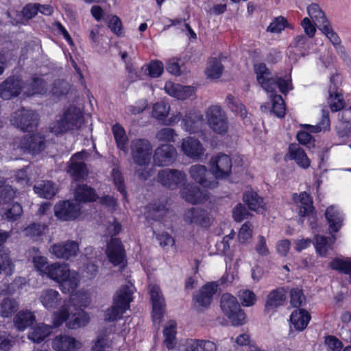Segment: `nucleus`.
I'll return each mask as SVG.
<instances>
[{"label": "nucleus", "instance_id": "obj_29", "mask_svg": "<svg viewBox=\"0 0 351 351\" xmlns=\"http://www.w3.org/2000/svg\"><path fill=\"white\" fill-rule=\"evenodd\" d=\"M164 89L169 95L182 100L191 97L194 93V88L192 86H183L171 82H166Z\"/></svg>", "mask_w": 351, "mask_h": 351}, {"label": "nucleus", "instance_id": "obj_4", "mask_svg": "<svg viewBox=\"0 0 351 351\" xmlns=\"http://www.w3.org/2000/svg\"><path fill=\"white\" fill-rule=\"evenodd\" d=\"M134 287L132 285L121 287L114 294L113 304L104 312V320L114 322L120 318L130 308V304L133 300Z\"/></svg>", "mask_w": 351, "mask_h": 351}, {"label": "nucleus", "instance_id": "obj_28", "mask_svg": "<svg viewBox=\"0 0 351 351\" xmlns=\"http://www.w3.org/2000/svg\"><path fill=\"white\" fill-rule=\"evenodd\" d=\"M38 301L43 306L48 310L52 311L61 304L62 298L59 292L53 289L43 290L38 296Z\"/></svg>", "mask_w": 351, "mask_h": 351}, {"label": "nucleus", "instance_id": "obj_42", "mask_svg": "<svg viewBox=\"0 0 351 351\" xmlns=\"http://www.w3.org/2000/svg\"><path fill=\"white\" fill-rule=\"evenodd\" d=\"M289 158L294 160L302 168L306 169L310 165V160L302 149L291 145L289 149Z\"/></svg>", "mask_w": 351, "mask_h": 351}, {"label": "nucleus", "instance_id": "obj_5", "mask_svg": "<svg viewBox=\"0 0 351 351\" xmlns=\"http://www.w3.org/2000/svg\"><path fill=\"white\" fill-rule=\"evenodd\" d=\"M83 121L80 109L71 106L66 109L59 119L50 123L49 132L58 135L69 130L78 129Z\"/></svg>", "mask_w": 351, "mask_h": 351}, {"label": "nucleus", "instance_id": "obj_33", "mask_svg": "<svg viewBox=\"0 0 351 351\" xmlns=\"http://www.w3.org/2000/svg\"><path fill=\"white\" fill-rule=\"evenodd\" d=\"M310 319V314L304 309L295 310L290 315L291 325L298 331L304 330L308 324Z\"/></svg>", "mask_w": 351, "mask_h": 351}, {"label": "nucleus", "instance_id": "obj_50", "mask_svg": "<svg viewBox=\"0 0 351 351\" xmlns=\"http://www.w3.org/2000/svg\"><path fill=\"white\" fill-rule=\"evenodd\" d=\"M2 215L9 221L16 220L23 213V209L21 204L12 203L11 207L10 204L8 206H3L1 211Z\"/></svg>", "mask_w": 351, "mask_h": 351}, {"label": "nucleus", "instance_id": "obj_41", "mask_svg": "<svg viewBox=\"0 0 351 351\" xmlns=\"http://www.w3.org/2000/svg\"><path fill=\"white\" fill-rule=\"evenodd\" d=\"M24 93L27 96L43 94L46 92V83L40 77H32L28 84H24Z\"/></svg>", "mask_w": 351, "mask_h": 351}, {"label": "nucleus", "instance_id": "obj_26", "mask_svg": "<svg viewBox=\"0 0 351 351\" xmlns=\"http://www.w3.org/2000/svg\"><path fill=\"white\" fill-rule=\"evenodd\" d=\"M293 200L298 207L299 215L301 217H308L309 220L313 221L315 219L313 200L309 194L306 192H302L300 194L294 193Z\"/></svg>", "mask_w": 351, "mask_h": 351}, {"label": "nucleus", "instance_id": "obj_60", "mask_svg": "<svg viewBox=\"0 0 351 351\" xmlns=\"http://www.w3.org/2000/svg\"><path fill=\"white\" fill-rule=\"evenodd\" d=\"M201 340L199 339H186L181 342L178 346V351H199L200 348Z\"/></svg>", "mask_w": 351, "mask_h": 351}, {"label": "nucleus", "instance_id": "obj_31", "mask_svg": "<svg viewBox=\"0 0 351 351\" xmlns=\"http://www.w3.org/2000/svg\"><path fill=\"white\" fill-rule=\"evenodd\" d=\"M325 215L330 230L334 232H338L344 219L343 214L340 209L337 206H331L326 209Z\"/></svg>", "mask_w": 351, "mask_h": 351}, {"label": "nucleus", "instance_id": "obj_43", "mask_svg": "<svg viewBox=\"0 0 351 351\" xmlns=\"http://www.w3.org/2000/svg\"><path fill=\"white\" fill-rule=\"evenodd\" d=\"M176 326L175 321L169 320L163 330L164 343L169 350L173 349L176 345Z\"/></svg>", "mask_w": 351, "mask_h": 351}, {"label": "nucleus", "instance_id": "obj_16", "mask_svg": "<svg viewBox=\"0 0 351 351\" xmlns=\"http://www.w3.org/2000/svg\"><path fill=\"white\" fill-rule=\"evenodd\" d=\"M189 173L192 180L204 188L211 189L218 186V182L215 179L208 178V171L204 165L199 164L191 165L189 169Z\"/></svg>", "mask_w": 351, "mask_h": 351}, {"label": "nucleus", "instance_id": "obj_63", "mask_svg": "<svg viewBox=\"0 0 351 351\" xmlns=\"http://www.w3.org/2000/svg\"><path fill=\"white\" fill-rule=\"evenodd\" d=\"M46 226L43 224L33 223L24 229L26 236L35 238L43 234Z\"/></svg>", "mask_w": 351, "mask_h": 351}, {"label": "nucleus", "instance_id": "obj_2", "mask_svg": "<svg viewBox=\"0 0 351 351\" xmlns=\"http://www.w3.org/2000/svg\"><path fill=\"white\" fill-rule=\"evenodd\" d=\"M46 272L45 276L58 283L61 291L64 293H73L80 285L78 272L71 269L66 263H51Z\"/></svg>", "mask_w": 351, "mask_h": 351}, {"label": "nucleus", "instance_id": "obj_1", "mask_svg": "<svg viewBox=\"0 0 351 351\" xmlns=\"http://www.w3.org/2000/svg\"><path fill=\"white\" fill-rule=\"evenodd\" d=\"M254 70L256 74V79L261 87L268 93L272 102V110L274 113L280 118L285 114V105L282 97L274 94L276 88H278L281 93L286 94L292 89L291 80L289 76L284 78L270 77V73L265 64L260 63L254 65Z\"/></svg>", "mask_w": 351, "mask_h": 351}, {"label": "nucleus", "instance_id": "obj_21", "mask_svg": "<svg viewBox=\"0 0 351 351\" xmlns=\"http://www.w3.org/2000/svg\"><path fill=\"white\" fill-rule=\"evenodd\" d=\"M25 88L24 84L19 77H10L0 84V97L10 99L18 96Z\"/></svg>", "mask_w": 351, "mask_h": 351}, {"label": "nucleus", "instance_id": "obj_19", "mask_svg": "<svg viewBox=\"0 0 351 351\" xmlns=\"http://www.w3.org/2000/svg\"><path fill=\"white\" fill-rule=\"evenodd\" d=\"M204 123L202 112L196 109H191L186 112L184 117L182 119V129L190 134L197 132L202 128Z\"/></svg>", "mask_w": 351, "mask_h": 351}, {"label": "nucleus", "instance_id": "obj_30", "mask_svg": "<svg viewBox=\"0 0 351 351\" xmlns=\"http://www.w3.org/2000/svg\"><path fill=\"white\" fill-rule=\"evenodd\" d=\"M286 300V291L283 288H277L271 291L266 298L265 309L270 311L282 306Z\"/></svg>", "mask_w": 351, "mask_h": 351}, {"label": "nucleus", "instance_id": "obj_12", "mask_svg": "<svg viewBox=\"0 0 351 351\" xmlns=\"http://www.w3.org/2000/svg\"><path fill=\"white\" fill-rule=\"evenodd\" d=\"M158 180L165 187L173 190L185 184L186 174L178 169H166L158 173Z\"/></svg>", "mask_w": 351, "mask_h": 351}, {"label": "nucleus", "instance_id": "obj_59", "mask_svg": "<svg viewBox=\"0 0 351 351\" xmlns=\"http://www.w3.org/2000/svg\"><path fill=\"white\" fill-rule=\"evenodd\" d=\"M330 266L332 269L349 274L351 271V261L336 258L330 262Z\"/></svg>", "mask_w": 351, "mask_h": 351}, {"label": "nucleus", "instance_id": "obj_17", "mask_svg": "<svg viewBox=\"0 0 351 351\" xmlns=\"http://www.w3.org/2000/svg\"><path fill=\"white\" fill-rule=\"evenodd\" d=\"M210 169L215 180L225 178L231 171V159L228 156L222 154L213 156L210 161Z\"/></svg>", "mask_w": 351, "mask_h": 351}, {"label": "nucleus", "instance_id": "obj_48", "mask_svg": "<svg viewBox=\"0 0 351 351\" xmlns=\"http://www.w3.org/2000/svg\"><path fill=\"white\" fill-rule=\"evenodd\" d=\"M19 308V302L12 298H6L0 303V315L3 317H11Z\"/></svg>", "mask_w": 351, "mask_h": 351}, {"label": "nucleus", "instance_id": "obj_62", "mask_svg": "<svg viewBox=\"0 0 351 351\" xmlns=\"http://www.w3.org/2000/svg\"><path fill=\"white\" fill-rule=\"evenodd\" d=\"M311 132H319L322 130H327L330 128V120L328 113L323 111L322 118L321 121L316 125H307Z\"/></svg>", "mask_w": 351, "mask_h": 351}, {"label": "nucleus", "instance_id": "obj_25", "mask_svg": "<svg viewBox=\"0 0 351 351\" xmlns=\"http://www.w3.org/2000/svg\"><path fill=\"white\" fill-rule=\"evenodd\" d=\"M184 220L189 224H195L203 227L210 225L212 217L206 210L192 208L185 211Z\"/></svg>", "mask_w": 351, "mask_h": 351}, {"label": "nucleus", "instance_id": "obj_54", "mask_svg": "<svg viewBox=\"0 0 351 351\" xmlns=\"http://www.w3.org/2000/svg\"><path fill=\"white\" fill-rule=\"evenodd\" d=\"M16 196V191L11 186H0V206H5L10 204Z\"/></svg>", "mask_w": 351, "mask_h": 351}, {"label": "nucleus", "instance_id": "obj_27", "mask_svg": "<svg viewBox=\"0 0 351 351\" xmlns=\"http://www.w3.org/2000/svg\"><path fill=\"white\" fill-rule=\"evenodd\" d=\"M106 254L110 263L114 266L121 264L125 258V252L121 241L112 238L107 243Z\"/></svg>", "mask_w": 351, "mask_h": 351}, {"label": "nucleus", "instance_id": "obj_15", "mask_svg": "<svg viewBox=\"0 0 351 351\" xmlns=\"http://www.w3.org/2000/svg\"><path fill=\"white\" fill-rule=\"evenodd\" d=\"M88 156V152L82 151L75 153L71 158L68 167V173L75 180L84 179L88 174L85 160Z\"/></svg>", "mask_w": 351, "mask_h": 351}, {"label": "nucleus", "instance_id": "obj_37", "mask_svg": "<svg viewBox=\"0 0 351 351\" xmlns=\"http://www.w3.org/2000/svg\"><path fill=\"white\" fill-rule=\"evenodd\" d=\"M36 320L34 313L30 311H20L14 318V326L19 330H25Z\"/></svg>", "mask_w": 351, "mask_h": 351}, {"label": "nucleus", "instance_id": "obj_46", "mask_svg": "<svg viewBox=\"0 0 351 351\" xmlns=\"http://www.w3.org/2000/svg\"><path fill=\"white\" fill-rule=\"evenodd\" d=\"M223 66L221 61L217 58H210L205 71L206 76L211 80H216L221 77Z\"/></svg>", "mask_w": 351, "mask_h": 351}, {"label": "nucleus", "instance_id": "obj_44", "mask_svg": "<svg viewBox=\"0 0 351 351\" xmlns=\"http://www.w3.org/2000/svg\"><path fill=\"white\" fill-rule=\"evenodd\" d=\"M307 12L311 19L317 24L319 28L329 23L324 12L317 4H311L307 8Z\"/></svg>", "mask_w": 351, "mask_h": 351}, {"label": "nucleus", "instance_id": "obj_61", "mask_svg": "<svg viewBox=\"0 0 351 351\" xmlns=\"http://www.w3.org/2000/svg\"><path fill=\"white\" fill-rule=\"evenodd\" d=\"M99 267L95 261H89L82 270L83 278L87 280L94 278L98 273Z\"/></svg>", "mask_w": 351, "mask_h": 351}, {"label": "nucleus", "instance_id": "obj_9", "mask_svg": "<svg viewBox=\"0 0 351 351\" xmlns=\"http://www.w3.org/2000/svg\"><path fill=\"white\" fill-rule=\"evenodd\" d=\"M46 147L45 137L40 133L26 136L23 139L17 138L14 140L13 148L21 152H28L33 155L41 153Z\"/></svg>", "mask_w": 351, "mask_h": 351}, {"label": "nucleus", "instance_id": "obj_23", "mask_svg": "<svg viewBox=\"0 0 351 351\" xmlns=\"http://www.w3.org/2000/svg\"><path fill=\"white\" fill-rule=\"evenodd\" d=\"M82 346V342L68 335H59L51 341V347L55 351H77Z\"/></svg>", "mask_w": 351, "mask_h": 351}, {"label": "nucleus", "instance_id": "obj_11", "mask_svg": "<svg viewBox=\"0 0 351 351\" xmlns=\"http://www.w3.org/2000/svg\"><path fill=\"white\" fill-rule=\"evenodd\" d=\"M114 327L99 330L96 337L92 341V351H112L116 346L117 335H114Z\"/></svg>", "mask_w": 351, "mask_h": 351}, {"label": "nucleus", "instance_id": "obj_53", "mask_svg": "<svg viewBox=\"0 0 351 351\" xmlns=\"http://www.w3.org/2000/svg\"><path fill=\"white\" fill-rule=\"evenodd\" d=\"M328 102L331 110L334 112L341 110L344 106L342 96L335 90V88L330 87L329 89Z\"/></svg>", "mask_w": 351, "mask_h": 351}, {"label": "nucleus", "instance_id": "obj_49", "mask_svg": "<svg viewBox=\"0 0 351 351\" xmlns=\"http://www.w3.org/2000/svg\"><path fill=\"white\" fill-rule=\"evenodd\" d=\"M226 102L230 110L236 113L242 119H245L247 117L246 108L239 99L232 95H228L226 97Z\"/></svg>", "mask_w": 351, "mask_h": 351}, {"label": "nucleus", "instance_id": "obj_55", "mask_svg": "<svg viewBox=\"0 0 351 351\" xmlns=\"http://www.w3.org/2000/svg\"><path fill=\"white\" fill-rule=\"evenodd\" d=\"M142 70L148 72V75L152 77H158L163 72L164 66L162 62L159 60L152 61L149 64H145L142 67Z\"/></svg>", "mask_w": 351, "mask_h": 351}, {"label": "nucleus", "instance_id": "obj_6", "mask_svg": "<svg viewBox=\"0 0 351 351\" xmlns=\"http://www.w3.org/2000/svg\"><path fill=\"white\" fill-rule=\"evenodd\" d=\"M221 308L233 326H242L246 322L245 312L241 308L237 298L230 293H223L221 298Z\"/></svg>", "mask_w": 351, "mask_h": 351}, {"label": "nucleus", "instance_id": "obj_40", "mask_svg": "<svg viewBox=\"0 0 351 351\" xmlns=\"http://www.w3.org/2000/svg\"><path fill=\"white\" fill-rule=\"evenodd\" d=\"M243 201L250 210L261 212L265 210L263 199L253 191L245 192L243 195Z\"/></svg>", "mask_w": 351, "mask_h": 351}, {"label": "nucleus", "instance_id": "obj_13", "mask_svg": "<svg viewBox=\"0 0 351 351\" xmlns=\"http://www.w3.org/2000/svg\"><path fill=\"white\" fill-rule=\"evenodd\" d=\"M49 251L56 258L68 261L77 256L79 243L73 240L63 241L53 244Z\"/></svg>", "mask_w": 351, "mask_h": 351}, {"label": "nucleus", "instance_id": "obj_56", "mask_svg": "<svg viewBox=\"0 0 351 351\" xmlns=\"http://www.w3.org/2000/svg\"><path fill=\"white\" fill-rule=\"evenodd\" d=\"M0 265L1 271L3 270L8 275L12 274L14 269V265L7 250H3L0 251Z\"/></svg>", "mask_w": 351, "mask_h": 351}, {"label": "nucleus", "instance_id": "obj_34", "mask_svg": "<svg viewBox=\"0 0 351 351\" xmlns=\"http://www.w3.org/2000/svg\"><path fill=\"white\" fill-rule=\"evenodd\" d=\"M217 287L215 282H210L204 286L195 296L197 302L202 306H209L213 295L217 291Z\"/></svg>", "mask_w": 351, "mask_h": 351}, {"label": "nucleus", "instance_id": "obj_36", "mask_svg": "<svg viewBox=\"0 0 351 351\" xmlns=\"http://www.w3.org/2000/svg\"><path fill=\"white\" fill-rule=\"evenodd\" d=\"M51 333V327L43 323L36 324L32 327L29 333L28 339L34 343L44 341Z\"/></svg>", "mask_w": 351, "mask_h": 351}, {"label": "nucleus", "instance_id": "obj_22", "mask_svg": "<svg viewBox=\"0 0 351 351\" xmlns=\"http://www.w3.org/2000/svg\"><path fill=\"white\" fill-rule=\"evenodd\" d=\"M180 195L188 203L199 204L204 203L208 199V193L202 191L193 184L185 183L180 189Z\"/></svg>", "mask_w": 351, "mask_h": 351}, {"label": "nucleus", "instance_id": "obj_24", "mask_svg": "<svg viewBox=\"0 0 351 351\" xmlns=\"http://www.w3.org/2000/svg\"><path fill=\"white\" fill-rule=\"evenodd\" d=\"M169 111L170 106L164 101H160L154 105L152 114L153 117L162 121L167 125L178 123L181 120V113L172 114L169 119H166Z\"/></svg>", "mask_w": 351, "mask_h": 351}, {"label": "nucleus", "instance_id": "obj_20", "mask_svg": "<svg viewBox=\"0 0 351 351\" xmlns=\"http://www.w3.org/2000/svg\"><path fill=\"white\" fill-rule=\"evenodd\" d=\"M177 158L176 148L169 144H162L155 149L154 162L158 166H168Z\"/></svg>", "mask_w": 351, "mask_h": 351}, {"label": "nucleus", "instance_id": "obj_3", "mask_svg": "<svg viewBox=\"0 0 351 351\" xmlns=\"http://www.w3.org/2000/svg\"><path fill=\"white\" fill-rule=\"evenodd\" d=\"M131 155L134 162L139 167L136 171L137 176L143 180H147L152 176V171L147 166L151 160L152 146L146 139H135L131 142Z\"/></svg>", "mask_w": 351, "mask_h": 351}, {"label": "nucleus", "instance_id": "obj_35", "mask_svg": "<svg viewBox=\"0 0 351 351\" xmlns=\"http://www.w3.org/2000/svg\"><path fill=\"white\" fill-rule=\"evenodd\" d=\"M34 191L40 197L51 199L56 194L58 189L52 182L42 180L36 182L34 186Z\"/></svg>", "mask_w": 351, "mask_h": 351}, {"label": "nucleus", "instance_id": "obj_47", "mask_svg": "<svg viewBox=\"0 0 351 351\" xmlns=\"http://www.w3.org/2000/svg\"><path fill=\"white\" fill-rule=\"evenodd\" d=\"M112 130L117 147L127 154V143L128 139L125 130L118 123L114 124Z\"/></svg>", "mask_w": 351, "mask_h": 351}, {"label": "nucleus", "instance_id": "obj_14", "mask_svg": "<svg viewBox=\"0 0 351 351\" xmlns=\"http://www.w3.org/2000/svg\"><path fill=\"white\" fill-rule=\"evenodd\" d=\"M152 302V319L156 324H159L165 311V300L160 287L156 285L149 287Z\"/></svg>", "mask_w": 351, "mask_h": 351}, {"label": "nucleus", "instance_id": "obj_51", "mask_svg": "<svg viewBox=\"0 0 351 351\" xmlns=\"http://www.w3.org/2000/svg\"><path fill=\"white\" fill-rule=\"evenodd\" d=\"M167 210L166 205L163 203H155L149 206L148 211L145 214L146 218L158 220L166 214Z\"/></svg>", "mask_w": 351, "mask_h": 351}, {"label": "nucleus", "instance_id": "obj_58", "mask_svg": "<svg viewBox=\"0 0 351 351\" xmlns=\"http://www.w3.org/2000/svg\"><path fill=\"white\" fill-rule=\"evenodd\" d=\"M178 136L176 131L170 128H164L160 130L156 134L158 141L166 143L175 142V138Z\"/></svg>", "mask_w": 351, "mask_h": 351}, {"label": "nucleus", "instance_id": "obj_10", "mask_svg": "<svg viewBox=\"0 0 351 351\" xmlns=\"http://www.w3.org/2000/svg\"><path fill=\"white\" fill-rule=\"evenodd\" d=\"M82 214V208L79 202L74 199L60 201L54 206V215L62 221L76 219Z\"/></svg>", "mask_w": 351, "mask_h": 351}, {"label": "nucleus", "instance_id": "obj_38", "mask_svg": "<svg viewBox=\"0 0 351 351\" xmlns=\"http://www.w3.org/2000/svg\"><path fill=\"white\" fill-rule=\"evenodd\" d=\"M335 241V237H327L324 236L316 235L315 237L314 246L317 253L322 256H326L328 252L332 249V245Z\"/></svg>", "mask_w": 351, "mask_h": 351}, {"label": "nucleus", "instance_id": "obj_39", "mask_svg": "<svg viewBox=\"0 0 351 351\" xmlns=\"http://www.w3.org/2000/svg\"><path fill=\"white\" fill-rule=\"evenodd\" d=\"M90 322L88 313L84 311H78L66 322V327L70 329H77L86 326Z\"/></svg>", "mask_w": 351, "mask_h": 351}, {"label": "nucleus", "instance_id": "obj_32", "mask_svg": "<svg viewBox=\"0 0 351 351\" xmlns=\"http://www.w3.org/2000/svg\"><path fill=\"white\" fill-rule=\"evenodd\" d=\"M28 256L39 274L45 276L50 265L48 263L47 258L44 256L39 250L36 247H32L29 250Z\"/></svg>", "mask_w": 351, "mask_h": 351}, {"label": "nucleus", "instance_id": "obj_52", "mask_svg": "<svg viewBox=\"0 0 351 351\" xmlns=\"http://www.w3.org/2000/svg\"><path fill=\"white\" fill-rule=\"evenodd\" d=\"M69 317V306L66 304H64L61 306L59 311L53 313L52 315L53 325L54 327H58L61 326L64 322H66Z\"/></svg>", "mask_w": 351, "mask_h": 351}, {"label": "nucleus", "instance_id": "obj_7", "mask_svg": "<svg viewBox=\"0 0 351 351\" xmlns=\"http://www.w3.org/2000/svg\"><path fill=\"white\" fill-rule=\"evenodd\" d=\"M209 128L218 134H225L228 130V121L226 113L217 105L208 108L205 112Z\"/></svg>", "mask_w": 351, "mask_h": 351}, {"label": "nucleus", "instance_id": "obj_8", "mask_svg": "<svg viewBox=\"0 0 351 351\" xmlns=\"http://www.w3.org/2000/svg\"><path fill=\"white\" fill-rule=\"evenodd\" d=\"M38 119V114L36 112L22 107L12 114L10 122L21 130L29 132L37 127Z\"/></svg>", "mask_w": 351, "mask_h": 351}, {"label": "nucleus", "instance_id": "obj_18", "mask_svg": "<svg viewBox=\"0 0 351 351\" xmlns=\"http://www.w3.org/2000/svg\"><path fill=\"white\" fill-rule=\"evenodd\" d=\"M179 147L184 155L194 160L199 159L205 151L202 143L197 138L191 136L182 138Z\"/></svg>", "mask_w": 351, "mask_h": 351}, {"label": "nucleus", "instance_id": "obj_64", "mask_svg": "<svg viewBox=\"0 0 351 351\" xmlns=\"http://www.w3.org/2000/svg\"><path fill=\"white\" fill-rule=\"evenodd\" d=\"M286 20L284 17L278 16L275 18L267 28V32L278 34L281 32L285 27Z\"/></svg>", "mask_w": 351, "mask_h": 351}, {"label": "nucleus", "instance_id": "obj_45", "mask_svg": "<svg viewBox=\"0 0 351 351\" xmlns=\"http://www.w3.org/2000/svg\"><path fill=\"white\" fill-rule=\"evenodd\" d=\"M96 199L94 190L87 185H79L75 190V201L80 204L81 202H92Z\"/></svg>", "mask_w": 351, "mask_h": 351}, {"label": "nucleus", "instance_id": "obj_57", "mask_svg": "<svg viewBox=\"0 0 351 351\" xmlns=\"http://www.w3.org/2000/svg\"><path fill=\"white\" fill-rule=\"evenodd\" d=\"M238 297L243 306H252L256 302V294L250 290L242 289L238 293Z\"/></svg>", "mask_w": 351, "mask_h": 351}]
</instances>
